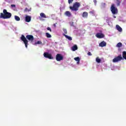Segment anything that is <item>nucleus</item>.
<instances>
[{"instance_id": "1", "label": "nucleus", "mask_w": 126, "mask_h": 126, "mask_svg": "<svg viewBox=\"0 0 126 126\" xmlns=\"http://www.w3.org/2000/svg\"><path fill=\"white\" fill-rule=\"evenodd\" d=\"M11 13L7 12V10L4 9L3 10V13H0V18H3V19H8L11 17Z\"/></svg>"}, {"instance_id": "2", "label": "nucleus", "mask_w": 126, "mask_h": 126, "mask_svg": "<svg viewBox=\"0 0 126 126\" xmlns=\"http://www.w3.org/2000/svg\"><path fill=\"white\" fill-rule=\"evenodd\" d=\"M80 6V3L76 2L73 4V6H70L69 8L72 11H77L79 7Z\"/></svg>"}, {"instance_id": "3", "label": "nucleus", "mask_w": 126, "mask_h": 126, "mask_svg": "<svg viewBox=\"0 0 126 126\" xmlns=\"http://www.w3.org/2000/svg\"><path fill=\"white\" fill-rule=\"evenodd\" d=\"M122 60H124V58H123V57H122V55H120L114 58L113 59L112 62L113 63H118L119 62H121Z\"/></svg>"}, {"instance_id": "4", "label": "nucleus", "mask_w": 126, "mask_h": 126, "mask_svg": "<svg viewBox=\"0 0 126 126\" xmlns=\"http://www.w3.org/2000/svg\"><path fill=\"white\" fill-rule=\"evenodd\" d=\"M110 10L113 14H117L118 13V8L115 7L114 4H112Z\"/></svg>"}, {"instance_id": "5", "label": "nucleus", "mask_w": 126, "mask_h": 126, "mask_svg": "<svg viewBox=\"0 0 126 126\" xmlns=\"http://www.w3.org/2000/svg\"><path fill=\"white\" fill-rule=\"evenodd\" d=\"M21 40H22L23 42H24L26 48H27L28 47V40L26 39V37H25V36H24V35L22 34L21 35Z\"/></svg>"}, {"instance_id": "6", "label": "nucleus", "mask_w": 126, "mask_h": 126, "mask_svg": "<svg viewBox=\"0 0 126 126\" xmlns=\"http://www.w3.org/2000/svg\"><path fill=\"white\" fill-rule=\"evenodd\" d=\"M56 59L57 62H61L63 60V57L62 56V54H58L56 55Z\"/></svg>"}, {"instance_id": "7", "label": "nucleus", "mask_w": 126, "mask_h": 126, "mask_svg": "<svg viewBox=\"0 0 126 126\" xmlns=\"http://www.w3.org/2000/svg\"><path fill=\"white\" fill-rule=\"evenodd\" d=\"M43 56L45 58H46L47 59H49V60H53L54 59V57L52 56L51 54H49L48 52H45L44 53Z\"/></svg>"}, {"instance_id": "8", "label": "nucleus", "mask_w": 126, "mask_h": 126, "mask_svg": "<svg viewBox=\"0 0 126 126\" xmlns=\"http://www.w3.org/2000/svg\"><path fill=\"white\" fill-rule=\"evenodd\" d=\"M95 36L98 39H102V38H104V37H105V35L102 33L98 32L96 34Z\"/></svg>"}, {"instance_id": "9", "label": "nucleus", "mask_w": 126, "mask_h": 126, "mask_svg": "<svg viewBox=\"0 0 126 126\" xmlns=\"http://www.w3.org/2000/svg\"><path fill=\"white\" fill-rule=\"evenodd\" d=\"M26 38L29 40V41H31V42H33L34 41V36L32 35H28L26 36Z\"/></svg>"}, {"instance_id": "10", "label": "nucleus", "mask_w": 126, "mask_h": 126, "mask_svg": "<svg viewBox=\"0 0 126 126\" xmlns=\"http://www.w3.org/2000/svg\"><path fill=\"white\" fill-rule=\"evenodd\" d=\"M99 46L102 48H103V47H106L107 46V43H106L105 41H103L99 43Z\"/></svg>"}, {"instance_id": "11", "label": "nucleus", "mask_w": 126, "mask_h": 126, "mask_svg": "<svg viewBox=\"0 0 126 126\" xmlns=\"http://www.w3.org/2000/svg\"><path fill=\"white\" fill-rule=\"evenodd\" d=\"M25 21L26 22H30V21H31V16H26Z\"/></svg>"}, {"instance_id": "12", "label": "nucleus", "mask_w": 126, "mask_h": 126, "mask_svg": "<svg viewBox=\"0 0 126 126\" xmlns=\"http://www.w3.org/2000/svg\"><path fill=\"white\" fill-rule=\"evenodd\" d=\"M82 17L84 18H87L88 17V12H84L82 14Z\"/></svg>"}, {"instance_id": "13", "label": "nucleus", "mask_w": 126, "mask_h": 126, "mask_svg": "<svg viewBox=\"0 0 126 126\" xmlns=\"http://www.w3.org/2000/svg\"><path fill=\"white\" fill-rule=\"evenodd\" d=\"M78 49V47H77V45H74L71 47V50L73 51V52H74V51H76Z\"/></svg>"}, {"instance_id": "14", "label": "nucleus", "mask_w": 126, "mask_h": 126, "mask_svg": "<svg viewBox=\"0 0 126 126\" xmlns=\"http://www.w3.org/2000/svg\"><path fill=\"white\" fill-rule=\"evenodd\" d=\"M116 29L119 31V32H122L123 31V29H122L119 25H116Z\"/></svg>"}, {"instance_id": "15", "label": "nucleus", "mask_w": 126, "mask_h": 126, "mask_svg": "<svg viewBox=\"0 0 126 126\" xmlns=\"http://www.w3.org/2000/svg\"><path fill=\"white\" fill-rule=\"evenodd\" d=\"M63 35L64 36V37H65V38H66V39H68L69 41H72V38L71 36H68L65 34H63Z\"/></svg>"}, {"instance_id": "16", "label": "nucleus", "mask_w": 126, "mask_h": 126, "mask_svg": "<svg viewBox=\"0 0 126 126\" xmlns=\"http://www.w3.org/2000/svg\"><path fill=\"white\" fill-rule=\"evenodd\" d=\"M74 60L76 61L77 62V64H79V63L80 62V59L78 57L74 58Z\"/></svg>"}, {"instance_id": "17", "label": "nucleus", "mask_w": 126, "mask_h": 126, "mask_svg": "<svg viewBox=\"0 0 126 126\" xmlns=\"http://www.w3.org/2000/svg\"><path fill=\"white\" fill-rule=\"evenodd\" d=\"M65 15H66V16H68V17H70V16H71V13H70V12L67 11L65 12Z\"/></svg>"}, {"instance_id": "18", "label": "nucleus", "mask_w": 126, "mask_h": 126, "mask_svg": "<svg viewBox=\"0 0 126 126\" xmlns=\"http://www.w3.org/2000/svg\"><path fill=\"white\" fill-rule=\"evenodd\" d=\"M40 15L41 17H42V18H47V17L46 16V14H45V13H41L40 14Z\"/></svg>"}, {"instance_id": "19", "label": "nucleus", "mask_w": 126, "mask_h": 126, "mask_svg": "<svg viewBox=\"0 0 126 126\" xmlns=\"http://www.w3.org/2000/svg\"><path fill=\"white\" fill-rule=\"evenodd\" d=\"M123 59H124L125 60H126V51H123Z\"/></svg>"}, {"instance_id": "20", "label": "nucleus", "mask_w": 126, "mask_h": 126, "mask_svg": "<svg viewBox=\"0 0 126 126\" xmlns=\"http://www.w3.org/2000/svg\"><path fill=\"white\" fill-rule=\"evenodd\" d=\"M122 46H123V44H122L121 42H119L117 44L116 47H117V48H122Z\"/></svg>"}, {"instance_id": "21", "label": "nucleus", "mask_w": 126, "mask_h": 126, "mask_svg": "<svg viewBox=\"0 0 126 126\" xmlns=\"http://www.w3.org/2000/svg\"><path fill=\"white\" fill-rule=\"evenodd\" d=\"M45 35H46L47 38H52V35L50 34V33H49V32H46L45 33Z\"/></svg>"}, {"instance_id": "22", "label": "nucleus", "mask_w": 126, "mask_h": 126, "mask_svg": "<svg viewBox=\"0 0 126 126\" xmlns=\"http://www.w3.org/2000/svg\"><path fill=\"white\" fill-rule=\"evenodd\" d=\"M14 17L16 21H20V18L18 16H15Z\"/></svg>"}, {"instance_id": "23", "label": "nucleus", "mask_w": 126, "mask_h": 126, "mask_svg": "<svg viewBox=\"0 0 126 126\" xmlns=\"http://www.w3.org/2000/svg\"><path fill=\"white\" fill-rule=\"evenodd\" d=\"M116 1L117 6H120L121 5V1L120 0H116Z\"/></svg>"}, {"instance_id": "24", "label": "nucleus", "mask_w": 126, "mask_h": 126, "mask_svg": "<svg viewBox=\"0 0 126 126\" xmlns=\"http://www.w3.org/2000/svg\"><path fill=\"white\" fill-rule=\"evenodd\" d=\"M96 62L99 63H101V59H99V57H97L96 58Z\"/></svg>"}, {"instance_id": "25", "label": "nucleus", "mask_w": 126, "mask_h": 126, "mask_svg": "<svg viewBox=\"0 0 126 126\" xmlns=\"http://www.w3.org/2000/svg\"><path fill=\"white\" fill-rule=\"evenodd\" d=\"M25 12H29V11H31V9H29L27 8H26L24 10Z\"/></svg>"}, {"instance_id": "26", "label": "nucleus", "mask_w": 126, "mask_h": 126, "mask_svg": "<svg viewBox=\"0 0 126 126\" xmlns=\"http://www.w3.org/2000/svg\"><path fill=\"white\" fill-rule=\"evenodd\" d=\"M36 45H39L42 44V41H38L37 42L35 43Z\"/></svg>"}, {"instance_id": "27", "label": "nucleus", "mask_w": 126, "mask_h": 126, "mask_svg": "<svg viewBox=\"0 0 126 126\" xmlns=\"http://www.w3.org/2000/svg\"><path fill=\"white\" fill-rule=\"evenodd\" d=\"M68 2L69 4H70V3H72V2H73V0H68Z\"/></svg>"}, {"instance_id": "28", "label": "nucleus", "mask_w": 126, "mask_h": 126, "mask_svg": "<svg viewBox=\"0 0 126 126\" xmlns=\"http://www.w3.org/2000/svg\"><path fill=\"white\" fill-rule=\"evenodd\" d=\"M63 31L64 33V34H67V31L66 30V29H63Z\"/></svg>"}, {"instance_id": "29", "label": "nucleus", "mask_w": 126, "mask_h": 126, "mask_svg": "<svg viewBox=\"0 0 126 126\" xmlns=\"http://www.w3.org/2000/svg\"><path fill=\"white\" fill-rule=\"evenodd\" d=\"M47 30H48V31H50V32H52V29H51V28L48 27V28H47Z\"/></svg>"}, {"instance_id": "30", "label": "nucleus", "mask_w": 126, "mask_h": 126, "mask_svg": "<svg viewBox=\"0 0 126 126\" xmlns=\"http://www.w3.org/2000/svg\"><path fill=\"white\" fill-rule=\"evenodd\" d=\"M91 14H94L95 13V12H94V11H90L89 12Z\"/></svg>"}, {"instance_id": "31", "label": "nucleus", "mask_w": 126, "mask_h": 126, "mask_svg": "<svg viewBox=\"0 0 126 126\" xmlns=\"http://www.w3.org/2000/svg\"><path fill=\"white\" fill-rule=\"evenodd\" d=\"M88 56H92V54L91 53V52H89L88 53Z\"/></svg>"}, {"instance_id": "32", "label": "nucleus", "mask_w": 126, "mask_h": 126, "mask_svg": "<svg viewBox=\"0 0 126 126\" xmlns=\"http://www.w3.org/2000/svg\"><path fill=\"white\" fill-rule=\"evenodd\" d=\"M94 3H95V4H96V3H97V0H94Z\"/></svg>"}, {"instance_id": "33", "label": "nucleus", "mask_w": 126, "mask_h": 126, "mask_svg": "<svg viewBox=\"0 0 126 126\" xmlns=\"http://www.w3.org/2000/svg\"><path fill=\"white\" fill-rule=\"evenodd\" d=\"M11 7H15V4H11Z\"/></svg>"}, {"instance_id": "34", "label": "nucleus", "mask_w": 126, "mask_h": 126, "mask_svg": "<svg viewBox=\"0 0 126 126\" xmlns=\"http://www.w3.org/2000/svg\"><path fill=\"white\" fill-rule=\"evenodd\" d=\"M56 24H57V23L56 24H54L53 25V26L55 28L57 27V26L56 25Z\"/></svg>"}, {"instance_id": "35", "label": "nucleus", "mask_w": 126, "mask_h": 126, "mask_svg": "<svg viewBox=\"0 0 126 126\" xmlns=\"http://www.w3.org/2000/svg\"><path fill=\"white\" fill-rule=\"evenodd\" d=\"M114 18H116V16H113Z\"/></svg>"}]
</instances>
